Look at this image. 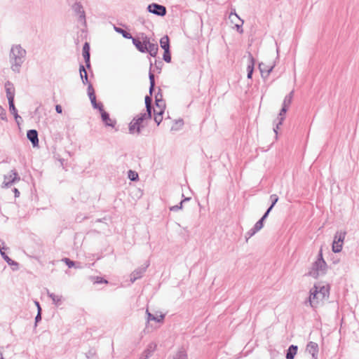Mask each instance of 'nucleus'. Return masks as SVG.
Segmentation results:
<instances>
[{
	"instance_id": "obj_33",
	"label": "nucleus",
	"mask_w": 359,
	"mask_h": 359,
	"mask_svg": "<svg viewBox=\"0 0 359 359\" xmlns=\"http://www.w3.org/2000/svg\"><path fill=\"white\" fill-rule=\"evenodd\" d=\"M172 359H188L187 353L184 348H181L172 356Z\"/></svg>"
},
{
	"instance_id": "obj_14",
	"label": "nucleus",
	"mask_w": 359,
	"mask_h": 359,
	"mask_svg": "<svg viewBox=\"0 0 359 359\" xmlns=\"http://www.w3.org/2000/svg\"><path fill=\"white\" fill-rule=\"evenodd\" d=\"M27 137L31 142L33 147H39V134L36 130H28L27 132Z\"/></svg>"
},
{
	"instance_id": "obj_24",
	"label": "nucleus",
	"mask_w": 359,
	"mask_h": 359,
	"mask_svg": "<svg viewBox=\"0 0 359 359\" xmlns=\"http://www.w3.org/2000/svg\"><path fill=\"white\" fill-rule=\"evenodd\" d=\"M136 116L140 118L142 121H144L145 122L148 123L152 118V111L145 109L144 111L137 114Z\"/></svg>"
},
{
	"instance_id": "obj_49",
	"label": "nucleus",
	"mask_w": 359,
	"mask_h": 359,
	"mask_svg": "<svg viewBox=\"0 0 359 359\" xmlns=\"http://www.w3.org/2000/svg\"><path fill=\"white\" fill-rule=\"evenodd\" d=\"M163 65V64L162 61H157L156 60H155V67L158 70V73L161 72Z\"/></svg>"
},
{
	"instance_id": "obj_52",
	"label": "nucleus",
	"mask_w": 359,
	"mask_h": 359,
	"mask_svg": "<svg viewBox=\"0 0 359 359\" xmlns=\"http://www.w3.org/2000/svg\"><path fill=\"white\" fill-rule=\"evenodd\" d=\"M55 111L57 114H62V108L60 104H56L55 105Z\"/></svg>"
},
{
	"instance_id": "obj_54",
	"label": "nucleus",
	"mask_w": 359,
	"mask_h": 359,
	"mask_svg": "<svg viewBox=\"0 0 359 359\" xmlns=\"http://www.w3.org/2000/svg\"><path fill=\"white\" fill-rule=\"evenodd\" d=\"M322 259H323V250H322V249H320L318 252V257H317L316 260L322 261Z\"/></svg>"
},
{
	"instance_id": "obj_8",
	"label": "nucleus",
	"mask_w": 359,
	"mask_h": 359,
	"mask_svg": "<svg viewBox=\"0 0 359 359\" xmlns=\"http://www.w3.org/2000/svg\"><path fill=\"white\" fill-rule=\"evenodd\" d=\"M72 9L75 13L76 15L78 16V20L83 24L86 25V13L83 8V5L81 2L76 1L72 6Z\"/></svg>"
},
{
	"instance_id": "obj_20",
	"label": "nucleus",
	"mask_w": 359,
	"mask_h": 359,
	"mask_svg": "<svg viewBox=\"0 0 359 359\" xmlns=\"http://www.w3.org/2000/svg\"><path fill=\"white\" fill-rule=\"evenodd\" d=\"M297 350L298 346L297 345H290L286 351V359H294L297 353Z\"/></svg>"
},
{
	"instance_id": "obj_57",
	"label": "nucleus",
	"mask_w": 359,
	"mask_h": 359,
	"mask_svg": "<svg viewBox=\"0 0 359 359\" xmlns=\"http://www.w3.org/2000/svg\"><path fill=\"white\" fill-rule=\"evenodd\" d=\"M34 303H35V305L36 306L37 312H38L39 311V309H41V307L40 304H39V302L35 301Z\"/></svg>"
},
{
	"instance_id": "obj_45",
	"label": "nucleus",
	"mask_w": 359,
	"mask_h": 359,
	"mask_svg": "<svg viewBox=\"0 0 359 359\" xmlns=\"http://www.w3.org/2000/svg\"><path fill=\"white\" fill-rule=\"evenodd\" d=\"M95 280L94 281L95 283L97 284H102V283H108V280H107L105 278L100 276H96Z\"/></svg>"
},
{
	"instance_id": "obj_27",
	"label": "nucleus",
	"mask_w": 359,
	"mask_h": 359,
	"mask_svg": "<svg viewBox=\"0 0 359 359\" xmlns=\"http://www.w3.org/2000/svg\"><path fill=\"white\" fill-rule=\"evenodd\" d=\"M114 30L122 35V36L125 39H131L133 40V39L134 38L133 36V35L128 31L123 29V28L121 27H116V26H114Z\"/></svg>"
},
{
	"instance_id": "obj_12",
	"label": "nucleus",
	"mask_w": 359,
	"mask_h": 359,
	"mask_svg": "<svg viewBox=\"0 0 359 359\" xmlns=\"http://www.w3.org/2000/svg\"><path fill=\"white\" fill-rule=\"evenodd\" d=\"M90 44L88 42H85L83 46L82 55L84 59V62L86 63V67L87 69H90Z\"/></svg>"
},
{
	"instance_id": "obj_51",
	"label": "nucleus",
	"mask_w": 359,
	"mask_h": 359,
	"mask_svg": "<svg viewBox=\"0 0 359 359\" xmlns=\"http://www.w3.org/2000/svg\"><path fill=\"white\" fill-rule=\"evenodd\" d=\"M155 100H163L161 89L159 88L157 93L155 95Z\"/></svg>"
},
{
	"instance_id": "obj_22",
	"label": "nucleus",
	"mask_w": 359,
	"mask_h": 359,
	"mask_svg": "<svg viewBox=\"0 0 359 359\" xmlns=\"http://www.w3.org/2000/svg\"><path fill=\"white\" fill-rule=\"evenodd\" d=\"M62 262H63L68 268H75V269H81V263L79 262H74L71 260L69 258L65 257L62 259Z\"/></svg>"
},
{
	"instance_id": "obj_23",
	"label": "nucleus",
	"mask_w": 359,
	"mask_h": 359,
	"mask_svg": "<svg viewBox=\"0 0 359 359\" xmlns=\"http://www.w3.org/2000/svg\"><path fill=\"white\" fill-rule=\"evenodd\" d=\"M79 73L82 83L84 85H87L88 83H90L88 81V73L86 70L85 66L83 64H80L79 65Z\"/></svg>"
},
{
	"instance_id": "obj_34",
	"label": "nucleus",
	"mask_w": 359,
	"mask_h": 359,
	"mask_svg": "<svg viewBox=\"0 0 359 359\" xmlns=\"http://www.w3.org/2000/svg\"><path fill=\"white\" fill-rule=\"evenodd\" d=\"M293 95H294V91L292 90L285 97L283 104H282L283 107L289 108L290 104L292 103Z\"/></svg>"
},
{
	"instance_id": "obj_5",
	"label": "nucleus",
	"mask_w": 359,
	"mask_h": 359,
	"mask_svg": "<svg viewBox=\"0 0 359 359\" xmlns=\"http://www.w3.org/2000/svg\"><path fill=\"white\" fill-rule=\"evenodd\" d=\"M132 42L137 50L140 53H146L147 51H148L147 46L150 43V40L144 33L142 34V40L140 38L134 37Z\"/></svg>"
},
{
	"instance_id": "obj_46",
	"label": "nucleus",
	"mask_w": 359,
	"mask_h": 359,
	"mask_svg": "<svg viewBox=\"0 0 359 359\" xmlns=\"http://www.w3.org/2000/svg\"><path fill=\"white\" fill-rule=\"evenodd\" d=\"M0 118L3 121H7L6 110L0 105Z\"/></svg>"
},
{
	"instance_id": "obj_40",
	"label": "nucleus",
	"mask_w": 359,
	"mask_h": 359,
	"mask_svg": "<svg viewBox=\"0 0 359 359\" xmlns=\"http://www.w3.org/2000/svg\"><path fill=\"white\" fill-rule=\"evenodd\" d=\"M155 104L160 110L162 109L163 111H165V103L163 100H155Z\"/></svg>"
},
{
	"instance_id": "obj_43",
	"label": "nucleus",
	"mask_w": 359,
	"mask_h": 359,
	"mask_svg": "<svg viewBox=\"0 0 359 359\" xmlns=\"http://www.w3.org/2000/svg\"><path fill=\"white\" fill-rule=\"evenodd\" d=\"M278 199H279V198L276 194H271L270 196V200H271V203L269 207H271L272 208H273V207L275 206L276 203L278 201Z\"/></svg>"
},
{
	"instance_id": "obj_3",
	"label": "nucleus",
	"mask_w": 359,
	"mask_h": 359,
	"mask_svg": "<svg viewBox=\"0 0 359 359\" xmlns=\"http://www.w3.org/2000/svg\"><path fill=\"white\" fill-rule=\"evenodd\" d=\"M327 264L325 259L316 260L308 272L307 276H311L314 278H318L320 274L324 275L327 273Z\"/></svg>"
},
{
	"instance_id": "obj_58",
	"label": "nucleus",
	"mask_w": 359,
	"mask_h": 359,
	"mask_svg": "<svg viewBox=\"0 0 359 359\" xmlns=\"http://www.w3.org/2000/svg\"><path fill=\"white\" fill-rule=\"evenodd\" d=\"M253 72H247V78L248 79H252Z\"/></svg>"
},
{
	"instance_id": "obj_28",
	"label": "nucleus",
	"mask_w": 359,
	"mask_h": 359,
	"mask_svg": "<svg viewBox=\"0 0 359 359\" xmlns=\"http://www.w3.org/2000/svg\"><path fill=\"white\" fill-rule=\"evenodd\" d=\"M8 107L10 112L13 115L16 122H18V118L22 119L21 116H20L18 113V110L15 106L14 100L8 102Z\"/></svg>"
},
{
	"instance_id": "obj_32",
	"label": "nucleus",
	"mask_w": 359,
	"mask_h": 359,
	"mask_svg": "<svg viewBox=\"0 0 359 359\" xmlns=\"http://www.w3.org/2000/svg\"><path fill=\"white\" fill-rule=\"evenodd\" d=\"M154 115V121L156 123L157 126H159V124L161 123L163 120V114L164 113L163 110L161 109L159 111H156L154 109L153 110Z\"/></svg>"
},
{
	"instance_id": "obj_13",
	"label": "nucleus",
	"mask_w": 359,
	"mask_h": 359,
	"mask_svg": "<svg viewBox=\"0 0 359 359\" xmlns=\"http://www.w3.org/2000/svg\"><path fill=\"white\" fill-rule=\"evenodd\" d=\"M288 109L289 108H287V107L282 106V108L278 114V116L277 117V120L278 121V123H276V127L273 128V132L276 134V138L278 136V130L280 126H281L283 124V122L285 119V115L286 112L287 111Z\"/></svg>"
},
{
	"instance_id": "obj_39",
	"label": "nucleus",
	"mask_w": 359,
	"mask_h": 359,
	"mask_svg": "<svg viewBox=\"0 0 359 359\" xmlns=\"http://www.w3.org/2000/svg\"><path fill=\"white\" fill-rule=\"evenodd\" d=\"M264 219L260 218L254 225L253 228L258 232L264 226Z\"/></svg>"
},
{
	"instance_id": "obj_61",
	"label": "nucleus",
	"mask_w": 359,
	"mask_h": 359,
	"mask_svg": "<svg viewBox=\"0 0 359 359\" xmlns=\"http://www.w3.org/2000/svg\"><path fill=\"white\" fill-rule=\"evenodd\" d=\"M0 359H4L2 352L0 351Z\"/></svg>"
},
{
	"instance_id": "obj_59",
	"label": "nucleus",
	"mask_w": 359,
	"mask_h": 359,
	"mask_svg": "<svg viewBox=\"0 0 359 359\" xmlns=\"http://www.w3.org/2000/svg\"><path fill=\"white\" fill-rule=\"evenodd\" d=\"M190 200H191V198H190V197H186V198H184L183 200H182L180 203H182V204H183V203H184V202H185V201H190Z\"/></svg>"
},
{
	"instance_id": "obj_56",
	"label": "nucleus",
	"mask_w": 359,
	"mask_h": 359,
	"mask_svg": "<svg viewBox=\"0 0 359 359\" xmlns=\"http://www.w3.org/2000/svg\"><path fill=\"white\" fill-rule=\"evenodd\" d=\"M13 191L15 194V197H19L20 196V191L17 188H13Z\"/></svg>"
},
{
	"instance_id": "obj_38",
	"label": "nucleus",
	"mask_w": 359,
	"mask_h": 359,
	"mask_svg": "<svg viewBox=\"0 0 359 359\" xmlns=\"http://www.w3.org/2000/svg\"><path fill=\"white\" fill-rule=\"evenodd\" d=\"M163 60L167 63H170L171 62L172 57L170 49L164 50L163 55Z\"/></svg>"
},
{
	"instance_id": "obj_7",
	"label": "nucleus",
	"mask_w": 359,
	"mask_h": 359,
	"mask_svg": "<svg viewBox=\"0 0 359 359\" xmlns=\"http://www.w3.org/2000/svg\"><path fill=\"white\" fill-rule=\"evenodd\" d=\"M147 9L148 12L160 17H163L167 13L165 6L156 3H152L149 4Z\"/></svg>"
},
{
	"instance_id": "obj_21",
	"label": "nucleus",
	"mask_w": 359,
	"mask_h": 359,
	"mask_svg": "<svg viewBox=\"0 0 359 359\" xmlns=\"http://www.w3.org/2000/svg\"><path fill=\"white\" fill-rule=\"evenodd\" d=\"M262 66L264 65L262 62L259 64V69L260 70L261 76L264 79H266L270 74V73L273 71L274 66L266 67V68L263 69Z\"/></svg>"
},
{
	"instance_id": "obj_47",
	"label": "nucleus",
	"mask_w": 359,
	"mask_h": 359,
	"mask_svg": "<svg viewBox=\"0 0 359 359\" xmlns=\"http://www.w3.org/2000/svg\"><path fill=\"white\" fill-rule=\"evenodd\" d=\"M41 312L42 309H39V311L37 312V314L35 317V326L37 325V324L41 320Z\"/></svg>"
},
{
	"instance_id": "obj_50",
	"label": "nucleus",
	"mask_w": 359,
	"mask_h": 359,
	"mask_svg": "<svg viewBox=\"0 0 359 359\" xmlns=\"http://www.w3.org/2000/svg\"><path fill=\"white\" fill-rule=\"evenodd\" d=\"M272 209L273 208L271 207H269L261 218L264 219V220H266Z\"/></svg>"
},
{
	"instance_id": "obj_29",
	"label": "nucleus",
	"mask_w": 359,
	"mask_h": 359,
	"mask_svg": "<svg viewBox=\"0 0 359 359\" xmlns=\"http://www.w3.org/2000/svg\"><path fill=\"white\" fill-rule=\"evenodd\" d=\"M160 46L164 50L170 49V39L168 35H165L161 38Z\"/></svg>"
},
{
	"instance_id": "obj_6",
	"label": "nucleus",
	"mask_w": 359,
	"mask_h": 359,
	"mask_svg": "<svg viewBox=\"0 0 359 359\" xmlns=\"http://www.w3.org/2000/svg\"><path fill=\"white\" fill-rule=\"evenodd\" d=\"M346 231H337L332 245V250L334 253H339L342 250L344 241L346 236Z\"/></svg>"
},
{
	"instance_id": "obj_11",
	"label": "nucleus",
	"mask_w": 359,
	"mask_h": 359,
	"mask_svg": "<svg viewBox=\"0 0 359 359\" xmlns=\"http://www.w3.org/2000/svg\"><path fill=\"white\" fill-rule=\"evenodd\" d=\"M101 116V119L105 127H111L112 128H115L116 124V119H111L110 118L109 114L104 109L100 112Z\"/></svg>"
},
{
	"instance_id": "obj_42",
	"label": "nucleus",
	"mask_w": 359,
	"mask_h": 359,
	"mask_svg": "<svg viewBox=\"0 0 359 359\" xmlns=\"http://www.w3.org/2000/svg\"><path fill=\"white\" fill-rule=\"evenodd\" d=\"M175 124L176 126H178L177 127H175V126H172L171 128V130H177L180 128H181L184 125L183 119L180 118L178 120L175 121Z\"/></svg>"
},
{
	"instance_id": "obj_41",
	"label": "nucleus",
	"mask_w": 359,
	"mask_h": 359,
	"mask_svg": "<svg viewBox=\"0 0 359 359\" xmlns=\"http://www.w3.org/2000/svg\"><path fill=\"white\" fill-rule=\"evenodd\" d=\"M87 85H88L87 92H88V95L89 98L95 96V90L93 88L92 83H89Z\"/></svg>"
},
{
	"instance_id": "obj_10",
	"label": "nucleus",
	"mask_w": 359,
	"mask_h": 359,
	"mask_svg": "<svg viewBox=\"0 0 359 359\" xmlns=\"http://www.w3.org/2000/svg\"><path fill=\"white\" fill-rule=\"evenodd\" d=\"M20 177H19L18 172L13 169L11 170V175H4V180L3 184L4 187H9L15 182L20 181Z\"/></svg>"
},
{
	"instance_id": "obj_35",
	"label": "nucleus",
	"mask_w": 359,
	"mask_h": 359,
	"mask_svg": "<svg viewBox=\"0 0 359 359\" xmlns=\"http://www.w3.org/2000/svg\"><path fill=\"white\" fill-rule=\"evenodd\" d=\"M250 63L247 67V72H253L255 64V59L250 53H248Z\"/></svg>"
},
{
	"instance_id": "obj_55",
	"label": "nucleus",
	"mask_w": 359,
	"mask_h": 359,
	"mask_svg": "<svg viewBox=\"0 0 359 359\" xmlns=\"http://www.w3.org/2000/svg\"><path fill=\"white\" fill-rule=\"evenodd\" d=\"M5 243L0 240V252H4L3 250H5Z\"/></svg>"
},
{
	"instance_id": "obj_48",
	"label": "nucleus",
	"mask_w": 359,
	"mask_h": 359,
	"mask_svg": "<svg viewBox=\"0 0 359 359\" xmlns=\"http://www.w3.org/2000/svg\"><path fill=\"white\" fill-rule=\"evenodd\" d=\"M182 203H180L178 205H173L170 208V210L172 212H177L182 208Z\"/></svg>"
},
{
	"instance_id": "obj_60",
	"label": "nucleus",
	"mask_w": 359,
	"mask_h": 359,
	"mask_svg": "<svg viewBox=\"0 0 359 359\" xmlns=\"http://www.w3.org/2000/svg\"><path fill=\"white\" fill-rule=\"evenodd\" d=\"M139 21H140V22H142V23H144V18H142L140 17V18H139Z\"/></svg>"
},
{
	"instance_id": "obj_9",
	"label": "nucleus",
	"mask_w": 359,
	"mask_h": 359,
	"mask_svg": "<svg viewBox=\"0 0 359 359\" xmlns=\"http://www.w3.org/2000/svg\"><path fill=\"white\" fill-rule=\"evenodd\" d=\"M149 262L147 261L144 265L138 267L135 269L130 274V281L131 283H134L137 279L141 278L144 273L146 272L147 268L149 266Z\"/></svg>"
},
{
	"instance_id": "obj_25",
	"label": "nucleus",
	"mask_w": 359,
	"mask_h": 359,
	"mask_svg": "<svg viewBox=\"0 0 359 359\" xmlns=\"http://www.w3.org/2000/svg\"><path fill=\"white\" fill-rule=\"evenodd\" d=\"M236 17L240 22L241 23L240 24H236L235 25V27L236 29V31L240 33V34H242L243 32V20L242 19H241L239 18V16L236 13V12H231L230 15H229V18L231 19V21H233V20L232 19L233 17Z\"/></svg>"
},
{
	"instance_id": "obj_18",
	"label": "nucleus",
	"mask_w": 359,
	"mask_h": 359,
	"mask_svg": "<svg viewBox=\"0 0 359 359\" xmlns=\"http://www.w3.org/2000/svg\"><path fill=\"white\" fill-rule=\"evenodd\" d=\"M1 255L3 257V259L6 261V262L11 266H12V269L13 271L18 269L19 264L13 260L11 258H10L5 252H1Z\"/></svg>"
},
{
	"instance_id": "obj_4",
	"label": "nucleus",
	"mask_w": 359,
	"mask_h": 359,
	"mask_svg": "<svg viewBox=\"0 0 359 359\" xmlns=\"http://www.w3.org/2000/svg\"><path fill=\"white\" fill-rule=\"evenodd\" d=\"M148 125V123L142 121L137 116H135L128 124V130L130 134L140 135L142 130Z\"/></svg>"
},
{
	"instance_id": "obj_36",
	"label": "nucleus",
	"mask_w": 359,
	"mask_h": 359,
	"mask_svg": "<svg viewBox=\"0 0 359 359\" xmlns=\"http://www.w3.org/2000/svg\"><path fill=\"white\" fill-rule=\"evenodd\" d=\"M152 95H146L145 96V109L152 111L154 110V107L152 105Z\"/></svg>"
},
{
	"instance_id": "obj_19",
	"label": "nucleus",
	"mask_w": 359,
	"mask_h": 359,
	"mask_svg": "<svg viewBox=\"0 0 359 359\" xmlns=\"http://www.w3.org/2000/svg\"><path fill=\"white\" fill-rule=\"evenodd\" d=\"M146 314L147 316V323H149V321L153 320L157 323H163L165 318L164 314H161L159 316H155L152 313H151L148 309L146 311Z\"/></svg>"
},
{
	"instance_id": "obj_31",
	"label": "nucleus",
	"mask_w": 359,
	"mask_h": 359,
	"mask_svg": "<svg viewBox=\"0 0 359 359\" xmlns=\"http://www.w3.org/2000/svg\"><path fill=\"white\" fill-rule=\"evenodd\" d=\"M48 296L52 299L53 302L55 305H60L62 302V296L55 295L54 293L50 292L47 290Z\"/></svg>"
},
{
	"instance_id": "obj_16",
	"label": "nucleus",
	"mask_w": 359,
	"mask_h": 359,
	"mask_svg": "<svg viewBox=\"0 0 359 359\" xmlns=\"http://www.w3.org/2000/svg\"><path fill=\"white\" fill-rule=\"evenodd\" d=\"M5 89L6 93V97L8 99V101L10 102L11 100H14L15 97V88L13 86V84L9 81H7L5 83Z\"/></svg>"
},
{
	"instance_id": "obj_15",
	"label": "nucleus",
	"mask_w": 359,
	"mask_h": 359,
	"mask_svg": "<svg viewBox=\"0 0 359 359\" xmlns=\"http://www.w3.org/2000/svg\"><path fill=\"white\" fill-rule=\"evenodd\" d=\"M306 351L309 352L310 354H311L312 358L313 359L318 358V344L313 341H310L308 343L306 348Z\"/></svg>"
},
{
	"instance_id": "obj_53",
	"label": "nucleus",
	"mask_w": 359,
	"mask_h": 359,
	"mask_svg": "<svg viewBox=\"0 0 359 359\" xmlns=\"http://www.w3.org/2000/svg\"><path fill=\"white\" fill-rule=\"evenodd\" d=\"M149 355H150V351L148 349H147L144 351L142 357H144V359H147L149 357Z\"/></svg>"
},
{
	"instance_id": "obj_26",
	"label": "nucleus",
	"mask_w": 359,
	"mask_h": 359,
	"mask_svg": "<svg viewBox=\"0 0 359 359\" xmlns=\"http://www.w3.org/2000/svg\"><path fill=\"white\" fill-rule=\"evenodd\" d=\"M148 51L146 53H149L151 57H156L158 51V46L157 43H151L147 46Z\"/></svg>"
},
{
	"instance_id": "obj_1",
	"label": "nucleus",
	"mask_w": 359,
	"mask_h": 359,
	"mask_svg": "<svg viewBox=\"0 0 359 359\" xmlns=\"http://www.w3.org/2000/svg\"><path fill=\"white\" fill-rule=\"evenodd\" d=\"M27 51L20 44L11 46L9 53V62L11 70L17 74L20 73L21 67L26 58Z\"/></svg>"
},
{
	"instance_id": "obj_30",
	"label": "nucleus",
	"mask_w": 359,
	"mask_h": 359,
	"mask_svg": "<svg viewBox=\"0 0 359 359\" xmlns=\"http://www.w3.org/2000/svg\"><path fill=\"white\" fill-rule=\"evenodd\" d=\"M89 99L90 100L91 104L94 109L99 110V112L104 110V107H103L102 103L100 102H97L96 96L90 97Z\"/></svg>"
},
{
	"instance_id": "obj_17",
	"label": "nucleus",
	"mask_w": 359,
	"mask_h": 359,
	"mask_svg": "<svg viewBox=\"0 0 359 359\" xmlns=\"http://www.w3.org/2000/svg\"><path fill=\"white\" fill-rule=\"evenodd\" d=\"M152 66H153V63L150 60V67H149V83H150L149 89V95H152L154 91L155 90V86H156L154 74L151 71Z\"/></svg>"
},
{
	"instance_id": "obj_37",
	"label": "nucleus",
	"mask_w": 359,
	"mask_h": 359,
	"mask_svg": "<svg viewBox=\"0 0 359 359\" xmlns=\"http://www.w3.org/2000/svg\"><path fill=\"white\" fill-rule=\"evenodd\" d=\"M128 177L131 181H133V182H136L139 180L138 173L132 170H128Z\"/></svg>"
},
{
	"instance_id": "obj_44",
	"label": "nucleus",
	"mask_w": 359,
	"mask_h": 359,
	"mask_svg": "<svg viewBox=\"0 0 359 359\" xmlns=\"http://www.w3.org/2000/svg\"><path fill=\"white\" fill-rule=\"evenodd\" d=\"M257 231L252 227L245 233V241L248 242V239L253 236Z\"/></svg>"
},
{
	"instance_id": "obj_2",
	"label": "nucleus",
	"mask_w": 359,
	"mask_h": 359,
	"mask_svg": "<svg viewBox=\"0 0 359 359\" xmlns=\"http://www.w3.org/2000/svg\"><path fill=\"white\" fill-rule=\"evenodd\" d=\"M330 285H321L315 284L310 290V295L309 297V303L311 307L315 308L320 301L328 299L330 296Z\"/></svg>"
},
{
	"instance_id": "obj_63",
	"label": "nucleus",
	"mask_w": 359,
	"mask_h": 359,
	"mask_svg": "<svg viewBox=\"0 0 359 359\" xmlns=\"http://www.w3.org/2000/svg\"><path fill=\"white\" fill-rule=\"evenodd\" d=\"M38 109H39V108H36V110H35V111H34V114H36V113L38 112Z\"/></svg>"
},
{
	"instance_id": "obj_64",
	"label": "nucleus",
	"mask_w": 359,
	"mask_h": 359,
	"mask_svg": "<svg viewBox=\"0 0 359 359\" xmlns=\"http://www.w3.org/2000/svg\"><path fill=\"white\" fill-rule=\"evenodd\" d=\"M97 222H102V219H98L97 220Z\"/></svg>"
},
{
	"instance_id": "obj_62",
	"label": "nucleus",
	"mask_w": 359,
	"mask_h": 359,
	"mask_svg": "<svg viewBox=\"0 0 359 359\" xmlns=\"http://www.w3.org/2000/svg\"><path fill=\"white\" fill-rule=\"evenodd\" d=\"M20 120H21L20 118H18V122H16L18 124L20 123Z\"/></svg>"
}]
</instances>
